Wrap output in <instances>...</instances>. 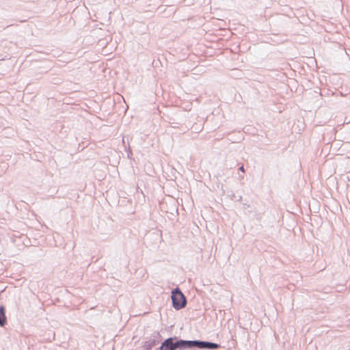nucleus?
Returning a JSON list of instances; mask_svg holds the SVG:
<instances>
[{
	"label": "nucleus",
	"mask_w": 350,
	"mask_h": 350,
	"mask_svg": "<svg viewBox=\"0 0 350 350\" xmlns=\"http://www.w3.org/2000/svg\"><path fill=\"white\" fill-rule=\"evenodd\" d=\"M172 300L173 306L176 310L184 308L187 302L185 297L178 288L172 292Z\"/></svg>",
	"instance_id": "1"
},
{
	"label": "nucleus",
	"mask_w": 350,
	"mask_h": 350,
	"mask_svg": "<svg viewBox=\"0 0 350 350\" xmlns=\"http://www.w3.org/2000/svg\"><path fill=\"white\" fill-rule=\"evenodd\" d=\"M182 343L187 344L189 347L198 346L200 348H210L216 349L218 347V345L215 343L205 342H198V341H189V342H181Z\"/></svg>",
	"instance_id": "2"
},
{
	"label": "nucleus",
	"mask_w": 350,
	"mask_h": 350,
	"mask_svg": "<svg viewBox=\"0 0 350 350\" xmlns=\"http://www.w3.org/2000/svg\"><path fill=\"white\" fill-rule=\"evenodd\" d=\"M179 344L180 342L173 343L172 339L169 338L162 344L159 350H174L179 347Z\"/></svg>",
	"instance_id": "3"
},
{
	"label": "nucleus",
	"mask_w": 350,
	"mask_h": 350,
	"mask_svg": "<svg viewBox=\"0 0 350 350\" xmlns=\"http://www.w3.org/2000/svg\"><path fill=\"white\" fill-rule=\"evenodd\" d=\"M6 323L4 308L0 306V325L3 326Z\"/></svg>",
	"instance_id": "4"
},
{
	"label": "nucleus",
	"mask_w": 350,
	"mask_h": 350,
	"mask_svg": "<svg viewBox=\"0 0 350 350\" xmlns=\"http://www.w3.org/2000/svg\"><path fill=\"white\" fill-rule=\"evenodd\" d=\"M240 170L243 172L244 171L243 167H241Z\"/></svg>",
	"instance_id": "5"
}]
</instances>
